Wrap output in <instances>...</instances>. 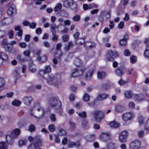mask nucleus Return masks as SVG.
<instances>
[{
  "mask_svg": "<svg viewBox=\"0 0 149 149\" xmlns=\"http://www.w3.org/2000/svg\"><path fill=\"white\" fill-rule=\"evenodd\" d=\"M37 110L38 111H41V114L39 118H42L44 115L45 112L43 108L40 107L39 104L38 103H35L34 104L31 108L30 109L29 111L30 114L33 116V113L32 112L33 110Z\"/></svg>",
  "mask_w": 149,
  "mask_h": 149,
  "instance_id": "1",
  "label": "nucleus"
},
{
  "mask_svg": "<svg viewBox=\"0 0 149 149\" xmlns=\"http://www.w3.org/2000/svg\"><path fill=\"white\" fill-rule=\"evenodd\" d=\"M94 120L97 122H100L104 118V113L102 111L96 110L92 113Z\"/></svg>",
  "mask_w": 149,
  "mask_h": 149,
  "instance_id": "2",
  "label": "nucleus"
},
{
  "mask_svg": "<svg viewBox=\"0 0 149 149\" xmlns=\"http://www.w3.org/2000/svg\"><path fill=\"white\" fill-rule=\"evenodd\" d=\"M50 104L52 107H55L56 109H58L61 108V102L56 97H52L49 100Z\"/></svg>",
  "mask_w": 149,
  "mask_h": 149,
  "instance_id": "3",
  "label": "nucleus"
},
{
  "mask_svg": "<svg viewBox=\"0 0 149 149\" xmlns=\"http://www.w3.org/2000/svg\"><path fill=\"white\" fill-rule=\"evenodd\" d=\"M134 116V113L132 112H127L123 113L121 115V118L123 120L127 122L130 120Z\"/></svg>",
  "mask_w": 149,
  "mask_h": 149,
  "instance_id": "4",
  "label": "nucleus"
},
{
  "mask_svg": "<svg viewBox=\"0 0 149 149\" xmlns=\"http://www.w3.org/2000/svg\"><path fill=\"white\" fill-rule=\"evenodd\" d=\"M119 56V54L117 52L113 51L111 50L108 51L107 55L106 58L107 60L109 61H113L114 58L113 57L116 58Z\"/></svg>",
  "mask_w": 149,
  "mask_h": 149,
  "instance_id": "5",
  "label": "nucleus"
},
{
  "mask_svg": "<svg viewBox=\"0 0 149 149\" xmlns=\"http://www.w3.org/2000/svg\"><path fill=\"white\" fill-rule=\"evenodd\" d=\"M129 135L128 132L126 131H123L119 134V141L121 142H125Z\"/></svg>",
  "mask_w": 149,
  "mask_h": 149,
  "instance_id": "6",
  "label": "nucleus"
},
{
  "mask_svg": "<svg viewBox=\"0 0 149 149\" xmlns=\"http://www.w3.org/2000/svg\"><path fill=\"white\" fill-rule=\"evenodd\" d=\"M140 145V142L138 140H135L131 143L130 147L131 149H139Z\"/></svg>",
  "mask_w": 149,
  "mask_h": 149,
  "instance_id": "7",
  "label": "nucleus"
},
{
  "mask_svg": "<svg viewBox=\"0 0 149 149\" xmlns=\"http://www.w3.org/2000/svg\"><path fill=\"white\" fill-rule=\"evenodd\" d=\"M125 72V69L123 66H120L116 70L115 73L117 76L121 77Z\"/></svg>",
  "mask_w": 149,
  "mask_h": 149,
  "instance_id": "8",
  "label": "nucleus"
},
{
  "mask_svg": "<svg viewBox=\"0 0 149 149\" xmlns=\"http://www.w3.org/2000/svg\"><path fill=\"white\" fill-rule=\"evenodd\" d=\"M111 136V134L110 132H102V133L100 139L103 141H106L109 140Z\"/></svg>",
  "mask_w": 149,
  "mask_h": 149,
  "instance_id": "9",
  "label": "nucleus"
},
{
  "mask_svg": "<svg viewBox=\"0 0 149 149\" xmlns=\"http://www.w3.org/2000/svg\"><path fill=\"white\" fill-rule=\"evenodd\" d=\"M84 71L81 70H73L72 72V76L73 77H76L82 75Z\"/></svg>",
  "mask_w": 149,
  "mask_h": 149,
  "instance_id": "10",
  "label": "nucleus"
},
{
  "mask_svg": "<svg viewBox=\"0 0 149 149\" xmlns=\"http://www.w3.org/2000/svg\"><path fill=\"white\" fill-rule=\"evenodd\" d=\"M16 10L15 8V5L12 4L10 8L8 10L7 13L8 15H11L13 13H15Z\"/></svg>",
  "mask_w": 149,
  "mask_h": 149,
  "instance_id": "11",
  "label": "nucleus"
},
{
  "mask_svg": "<svg viewBox=\"0 0 149 149\" xmlns=\"http://www.w3.org/2000/svg\"><path fill=\"white\" fill-rule=\"evenodd\" d=\"M2 45L3 47L5 48L6 51L7 52H10L12 50V49L8 46L6 40H4L2 42Z\"/></svg>",
  "mask_w": 149,
  "mask_h": 149,
  "instance_id": "12",
  "label": "nucleus"
},
{
  "mask_svg": "<svg viewBox=\"0 0 149 149\" xmlns=\"http://www.w3.org/2000/svg\"><path fill=\"white\" fill-rule=\"evenodd\" d=\"M125 110V107L119 104H117L115 106V111L117 113H121Z\"/></svg>",
  "mask_w": 149,
  "mask_h": 149,
  "instance_id": "13",
  "label": "nucleus"
},
{
  "mask_svg": "<svg viewBox=\"0 0 149 149\" xmlns=\"http://www.w3.org/2000/svg\"><path fill=\"white\" fill-rule=\"evenodd\" d=\"M80 145V142L77 141L76 142H69L68 145V147L69 148H72L74 147H77L79 146Z\"/></svg>",
  "mask_w": 149,
  "mask_h": 149,
  "instance_id": "14",
  "label": "nucleus"
},
{
  "mask_svg": "<svg viewBox=\"0 0 149 149\" xmlns=\"http://www.w3.org/2000/svg\"><path fill=\"white\" fill-rule=\"evenodd\" d=\"M51 70V68L49 65H47L45 67V69L41 70L40 72V74H41L42 73L45 74L49 73Z\"/></svg>",
  "mask_w": 149,
  "mask_h": 149,
  "instance_id": "15",
  "label": "nucleus"
},
{
  "mask_svg": "<svg viewBox=\"0 0 149 149\" xmlns=\"http://www.w3.org/2000/svg\"><path fill=\"white\" fill-rule=\"evenodd\" d=\"M59 52L60 53L59 55L58 54V52H57L55 53L54 55V58L53 60V63L55 64H56L58 63L57 59L59 58L62 55V53L61 52Z\"/></svg>",
  "mask_w": 149,
  "mask_h": 149,
  "instance_id": "16",
  "label": "nucleus"
},
{
  "mask_svg": "<svg viewBox=\"0 0 149 149\" xmlns=\"http://www.w3.org/2000/svg\"><path fill=\"white\" fill-rule=\"evenodd\" d=\"M144 98V96L141 94H135L134 95V99L135 101H140Z\"/></svg>",
  "mask_w": 149,
  "mask_h": 149,
  "instance_id": "17",
  "label": "nucleus"
},
{
  "mask_svg": "<svg viewBox=\"0 0 149 149\" xmlns=\"http://www.w3.org/2000/svg\"><path fill=\"white\" fill-rule=\"evenodd\" d=\"M0 59L3 61H7L8 60V56L5 53L0 52Z\"/></svg>",
  "mask_w": 149,
  "mask_h": 149,
  "instance_id": "18",
  "label": "nucleus"
},
{
  "mask_svg": "<svg viewBox=\"0 0 149 149\" xmlns=\"http://www.w3.org/2000/svg\"><path fill=\"white\" fill-rule=\"evenodd\" d=\"M70 6H68L73 10L74 12H76L77 11L78 9L76 5V3L72 0V3H70Z\"/></svg>",
  "mask_w": 149,
  "mask_h": 149,
  "instance_id": "19",
  "label": "nucleus"
},
{
  "mask_svg": "<svg viewBox=\"0 0 149 149\" xmlns=\"http://www.w3.org/2000/svg\"><path fill=\"white\" fill-rule=\"evenodd\" d=\"M36 60L40 63H43L47 61V58L46 56H44L42 57L38 56L36 58Z\"/></svg>",
  "mask_w": 149,
  "mask_h": 149,
  "instance_id": "20",
  "label": "nucleus"
},
{
  "mask_svg": "<svg viewBox=\"0 0 149 149\" xmlns=\"http://www.w3.org/2000/svg\"><path fill=\"white\" fill-rule=\"evenodd\" d=\"M32 100V98L31 97H26L24 98L23 101L25 104L29 105Z\"/></svg>",
  "mask_w": 149,
  "mask_h": 149,
  "instance_id": "21",
  "label": "nucleus"
},
{
  "mask_svg": "<svg viewBox=\"0 0 149 149\" xmlns=\"http://www.w3.org/2000/svg\"><path fill=\"white\" fill-rule=\"evenodd\" d=\"M133 95V93L130 91H127L125 93L124 95L125 97L127 99H130L132 98Z\"/></svg>",
  "mask_w": 149,
  "mask_h": 149,
  "instance_id": "22",
  "label": "nucleus"
},
{
  "mask_svg": "<svg viewBox=\"0 0 149 149\" xmlns=\"http://www.w3.org/2000/svg\"><path fill=\"white\" fill-rule=\"evenodd\" d=\"M108 97V94L103 93L99 95L97 97V100H102L106 98H107Z\"/></svg>",
  "mask_w": 149,
  "mask_h": 149,
  "instance_id": "23",
  "label": "nucleus"
},
{
  "mask_svg": "<svg viewBox=\"0 0 149 149\" xmlns=\"http://www.w3.org/2000/svg\"><path fill=\"white\" fill-rule=\"evenodd\" d=\"M110 11L107 12L105 10H102L100 13L101 16H104L107 18H109L110 17Z\"/></svg>",
  "mask_w": 149,
  "mask_h": 149,
  "instance_id": "24",
  "label": "nucleus"
},
{
  "mask_svg": "<svg viewBox=\"0 0 149 149\" xmlns=\"http://www.w3.org/2000/svg\"><path fill=\"white\" fill-rule=\"evenodd\" d=\"M13 135H12V134H11L10 135H7L6 136V141L9 144H10V142L11 141V143H13V139L15 138L13 137Z\"/></svg>",
  "mask_w": 149,
  "mask_h": 149,
  "instance_id": "25",
  "label": "nucleus"
},
{
  "mask_svg": "<svg viewBox=\"0 0 149 149\" xmlns=\"http://www.w3.org/2000/svg\"><path fill=\"white\" fill-rule=\"evenodd\" d=\"M93 69L90 70L85 75V77L87 79H90L93 75Z\"/></svg>",
  "mask_w": 149,
  "mask_h": 149,
  "instance_id": "26",
  "label": "nucleus"
},
{
  "mask_svg": "<svg viewBox=\"0 0 149 149\" xmlns=\"http://www.w3.org/2000/svg\"><path fill=\"white\" fill-rule=\"evenodd\" d=\"M20 69L19 68H16L13 72V74L16 79H18L19 77V72L20 71Z\"/></svg>",
  "mask_w": 149,
  "mask_h": 149,
  "instance_id": "27",
  "label": "nucleus"
},
{
  "mask_svg": "<svg viewBox=\"0 0 149 149\" xmlns=\"http://www.w3.org/2000/svg\"><path fill=\"white\" fill-rule=\"evenodd\" d=\"M74 64L77 66H79L82 63L81 60L79 58H76L74 62Z\"/></svg>",
  "mask_w": 149,
  "mask_h": 149,
  "instance_id": "28",
  "label": "nucleus"
},
{
  "mask_svg": "<svg viewBox=\"0 0 149 149\" xmlns=\"http://www.w3.org/2000/svg\"><path fill=\"white\" fill-rule=\"evenodd\" d=\"M110 126L113 128H118L120 126V124L116 122L115 121H113L110 124Z\"/></svg>",
  "mask_w": 149,
  "mask_h": 149,
  "instance_id": "29",
  "label": "nucleus"
},
{
  "mask_svg": "<svg viewBox=\"0 0 149 149\" xmlns=\"http://www.w3.org/2000/svg\"><path fill=\"white\" fill-rule=\"evenodd\" d=\"M82 127L85 129H87L89 128V125L87 121L86 120H83L82 122Z\"/></svg>",
  "mask_w": 149,
  "mask_h": 149,
  "instance_id": "30",
  "label": "nucleus"
},
{
  "mask_svg": "<svg viewBox=\"0 0 149 149\" xmlns=\"http://www.w3.org/2000/svg\"><path fill=\"white\" fill-rule=\"evenodd\" d=\"M35 143V148H37L41 146L42 144V140L38 139L37 141L34 143Z\"/></svg>",
  "mask_w": 149,
  "mask_h": 149,
  "instance_id": "31",
  "label": "nucleus"
},
{
  "mask_svg": "<svg viewBox=\"0 0 149 149\" xmlns=\"http://www.w3.org/2000/svg\"><path fill=\"white\" fill-rule=\"evenodd\" d=\"M58 26L55 24H52L51 25L50 31L52 32V34H54L56 33V31L55 30L56 29H58Z\"/></svg>",
  "mask_w": 149,
  "mask_h": 149,
  "instance_id": "32",
  "label": "nucleus"
},
{
  "mask_svg": "<svg viewBox=\"0 0 149 149\" xmlns=\"http://www.w3.org/2000/svg\"><path fill=\"white\" fill-rule=\"evenodd\" d=\"M97 76L100 79H103L105 76V73L104 72L99 71L97 73Z\"/></svg>",
  "mask_w": 149,
  "mask_h": 149,
  "instance_id": "33",
  "label": "nucleus"
},
{
  "mask_svg": "<svg viewBox=\"0 0 149 149\" xmlns=\"http://www.w3.org/2000/svg\"><path fill=\"white\" fill-rule=\"evenodd\" d=\"M20 130L18 129H16L14 130L13 132L11 133L12 135H13V136L14 137H15L17 135L19 134L20 133Z\"/></svg>",
  "mask_w": 149,
  "mask_h": 149,
  "instance_id": "34",
  "label": "nucleus"
},
{
  "mask_svg": "<svg viewBox=\"0 0 149 149\" xmlns=\"http://www.w3.org/2000/svg\"><path fill=\"white\" fill-rule=\"evenodd\" d=\"M62 7V5L60 3L57 4L55 7L54 10L55 12H58L61 10Z\"/></svg>",
  "mask_w": 149,
  "mask_h": 149,
  "instance_id": "35",
  "label": "nucleus"
},
{
  "mask_svg": "<svg viewBox=\"0 0 149 149\" xmlns=\"http://www.w3.org/2000/svg\"><path fill=\"white\" fill-rule=\"evenodd\" d=\"M130 80L129 79H127L125 81L123 80L122 79H120L118 82L119 84L120 85H123L127 83Z\"/></svg>",
  "mask_w": 149,
  "mask_h": 149,
  "instance_id": "36",
  "label": "nucleus"
},
{
  "mask_svg": "<svg viewBox=\"0 0 149 149\" xmlns=\"http://www.w3.org/2000/svg\"><path fill=\"white\" fill-rule=\"evenodd\" d=\"M21 102L20 101L16 100L12 102V104L13 106L19 107L21 105Z\"/></svg>",
  "mask_w": 149,
  "mask_h": 149,
  "instance_id": "37",
  "label": "nucleus"
},
{
  "mask_svg": "<svg viewBox=\"0 0 149 149\" xmlns=\"http://www.w3.org/2000/svg\"><path fill=\"white\" fill-rule=\"evenodd\" d=\"M72 0H63V5L66 7H68L70 6V3H72Z\"/></svg>",
  "mask_w": 149,
  "mask_h": 149,
  "instance_id": "38",
  "label": "nucleus"
},
{
  "mask_svg": "<svg viewBox=\"0 0 149 149\" xmlns=\"http://www.w3.org/2000/svg\"><path fill=\"white\" fill-rule=\"evenodd\" d=\"M95 138V135L93 134L87 136L86 137L87 140L88 141H93Z\"/></svg>",
  "mask_w": 149,
  "mask_h": 149,
  "instance_id": "39",
  "label": "nucleus"
},
{
  "mask_svg": "<svg viewBox=\"0 0 149 149\" xmlns=\"http://www.w3.org/2000/svg\"><path fill=\"white\" fill-rule=\"evenodd\" d=\"M130 61L132 63H134L136 62L137 58L134 56H131L130 57Z\"/></svg>",
  "mask_w": 149,
  "mask_h": 149,
  "instance_id": "40",
  "label": "nucleus"
},
{
  "mask_svg": "<svg viewBox=\"0 0 149 149\" xmlns=\"http://www.w3.org/2000/svg\"><path fill=\"white\" fill-rule=\"evenodd\" d=\"M77 113L79 116L81 118H84L86 116V113L85 111L82 112H77Z\"/></svg>",
  "mask_w": 149,
  "mask_h": 149,
  "instance_id": "41",
  "label": "nucleus"
},
{
  "mask_svg": "<svg viewBox=\"0 0 149 149\" xmlns=\"http://www.w3.org/2000/svg\"><path fill=\"white\" fill-rule=\"evenodd\" d=\"M17 59L18 61L21 63H23L26 61V60L24 58H22V56L20 55H18L17 57Z\"/></svg>",
  "mask_w": 149,
  "mask_h": 149,
  "instance_id": "42",
  "label": "nucleus"
},
{
  "mask_svg": "<svg viewBox=\"0 0 149 149\" xmlns=\"http://www.w3.org/2000/svg\"><path fill=\"white\" fill-rule=\"evenodd\" d=\"M144 134V132L143 130H140L138 131L137 135L139 137H142Z\"/></svg>",
  "mask_w": 149,
  "mask_h": 149,
  "instance_id": "43",
  "label": "nucleus"
},
{
  "mask_svg": "<svg viewBox=\"0 0 149 149\" xmlns=\"http://www.w3.org/2000/svg\"><path fill=\"white\" fill-rule=\"evenodd\" d=\"M90 99L89 96L86 93H85L83 97V100L86 102L88 101Z\"/></svg>",
  "mask_w": 149,
  "mask_h": 149,
  "instance_id": "44",
  "label": "nucleus"
},
{
  "mask_svg": "<svg viewBox=\"0 0 149 149\" xmlns=\"http://www.w3.org/2000/svg\"><path fill=\"white\" fill-rule=\"evenodd\" d=\"M80 19V16L78 15H76L73 16L72 18L73 20L76 22L79 21Z\"/></svg>",
  "mask_w": 149,
  "mask_h": 149,
  "instance_id": "45",
  "label": "nucleus"
},
{
  "mask_svg": "<svg viewBox=\"0 0 149 149\" xmlns=\"http://www.w3.org/2000/svg\"><path fill=\"white\" fill-rule=\"evenodd\" d=\"M69 124H70V129L71 130H73L75 127V125L74 123L70 121L69 122Z\"/></svg>",
  "mask_w": 149,
  "mask_h": 149,
  "instance_id": "46",
  "label": "nucleus"
},
{
  "mask_svg": "<svg viewBox=\"0 0 149 149\" xmlns=\"http://www.w3.org/2000/svg\"><path fill=\"white\" fill-rule=\"evenodd\" d=\"M62 45L61 43H57L56 46V49L57 50V51L56 52H58V54H60V53L59 52H61L60 50L61 48V47H62Z\"/></svg>",
  "mask_w": 149,
  "mask_h": 149,
  "instance_id": "47",
  "label": "nucleus"
},
{
  "mask_svg": "<svg viewBox=\"0 0 149 149\" xmlns=\"http://www.w3.org/2000/svg\"><path fill=\"white\" fill-rule=\"evenodd\" d=\"M123 53L125 56H129L131 54L130 51L127 49H125Z\"/></svg>",
  "mask_w": 149,
  "mask_h": 149,
  "instance_id": "48",
  "label": "nucleus"
},
{
  "mask_svg": "<svg viewBox=\"0 0 149 149\" xmlns=\"http://www.w3.org/2000/svg\"><path fill=\"white\" fill-rule=\"evenodd\" d=\"M7 146L5 143L1 142L0 143V149H7Z\"/></svg>",
  "mask_w": 149,
  "mask_h": 149,
  "instance_id": "49",
  "label": "nucleus"
},
{
  "mask_svg": "<svg viewBox=\"0 0 149 149\" xmlns=\"http://www.w3.org/2000/svg\"><path fill=\"white\" fill-rule=\"evenodd\" d=\"M89 8L90 9H93L94 8H97L98 7V5L95 3H93L91 4H90Z\"/></svg>",
  "mask_w": 149,
  "mask_h": 149,
  "instance_id": "50",
  "label": "nucleus"
},
{
  "mask_svg": "<svg viewBox=\"0 0 149 149\" xmlns=\"http://www.w3.org/2000/svg\"><path fill=\"white\" fill-rule=\"evenodd\" d=\"M48 129L50 131L53 132L55 130V127L54 125H51L48 127Z\"/></svg>",
  "mask_w": 149,
  "mask_h": 149,
  "instance_id": "51",
  "label": "nucleus"
},
{
  "mask_svg": "<svg viewBox=\"0 0 149 149\" xmlns=\"http://www.w3.org/2000/svg\"><path fill=\"white\" fill-rule=\"evenodd\" d=\"M127 43L126 40L123 39H121L119 41V44L120 45L122 46H125Z\"/></svg>",
  "mask_w": 149,
  "mask_h": 149,
  "instance_id": "52",
  "label": "nucleus"
},
{
  "mask_svg": "<svg viewBox=\"0 0 149 149\" xmlns=\"http://www.w3.org/2000/svg\"><path fill=\"white\" fill-rule=\"evenodd\" d=\"M145 129L147 130H149V119L146 121L144 126Z\"/></svg>",
  "mask_w": 149,
  "mask_h": 149,
  "instance_id": "53",
  "label": "nucleus"
},
{
  "mask_svg": "<svg viewBox=\"0 0 149 149\" xmlns=\"http://www.w3.org/2000/svg\"><path fill=\"white\" fill-rule=\"evenodd\" d=\"M50 118L51 120L53 122H54L56 120V116L54 114H52L50 115Z\"/></svg>",
  "mask_w": 149,
  "mask_h": 149,
  "instance_id": "54",
  "label": "nucleus"
},
{
  "mask_svg": "<svg viewBox=\"0 0 149 149\" xmlns=\"http://www.w3.org/2000/svg\"><path fill=\"white\" fill-rule=\"evenodd\" d=\"M135 106V104L134 102H129L128 104V107L131 109H133Z\"/></svg>",
  "mask_w": 149,
  "mask_h": 149,
  "instance_id": "55",
  "label": "nucleus"
},
{
  "mask_svg": "<svg viewBox=\"0 0 149 149\" xmlns=\"http://www.w3.org/2000/svg\"><path fill=\"white\" fill-rule=\"evenodd\" d=\"M108 147L109 149H115V144L113 143H110L109 144Z\"/></svg>",
  "mask_w": 149,
  "mask_h": 149,
  "instance_id": "56",
  "label": "nucleus"
},
{
  "mask_svg": "<svg viewBox=\"0 0 149 149\" xmlns=\"http://www.w3.org/2000/svg\"><path fill=\"white\" fill-rule=\"evenodd\" d=\"M58 23H59V26H62L63 25V23H64V20L62 18H59L58 20H57Z\"/></svg>",
  "mask_w": 149,
  "mask_h": 149,
  "instance_id": "57",
  "label": "nucleus"
},
{
  "mask_svg": "<svg viewBox=\"0 0 149 149\" xmlns=\"http://www.w3.org/2000/svg\"><path fill=\"white\" fill-rule=\"evenodd\" d=\"M31 51L29 50H27L23 52V54L26 56H29L30 54Z\"/></svg>",
  "mask_w": 149,
  "mask_h": 149,
  "instance_id": "58",
  "label": "nucleus"
},
{
  "mask_svg": "<svg viewBox=\"0 0 149 149\" xmlns=\"http://www.w3.org/2000/svg\"><path fill=\"white\" fill-rule=\"evenodd\" d=\"M36 24L35 22H32L31 23H29V27L30 28L34 29L36 26Z\"/></svg>",
  "mask_w": 149,
  "mask_h": 149,
  "instance_id": "59",
  "label": "nucleus"
},
{
  "mask_svg": "<svg viewBox=\"0 0 149 149\" xmlns=\"http://www.w3.org/2000/svg\"><path fill=\"white\" fill-rule=\"evenodd\" d=\"M71 23V21L69 19H66L64 21V25L65 26L70 25Z\"/></svg>",
  "mask_w": 149,
  "mask_h": 149,
  "instance_id": "60",
  "label": "nucleus"
},
{
  "mask_svg": "<svg viewBox=\"0 0 149 149\" xmlns=\"http://www.w3.org/2000/svg\"><path fill=\"white\" fill-rule=\"evenodd\" d=\"M59 132L60 133L61 135L62 136L65 135L66 134V132L63 129H60L59 130Z\"/></svg>",
  "mask_w": 149,
  "mask_h": 149,
  "instance_id": "61",
  "label": "nucleus"
},
{
  "mask_svg": "<svg viewBox=\"0 0 149 149\" xmlns=\"http://www.w3.org/2000/svg\"><path fill=\"white\" fill-rule=\"evenodd\" d=\"M26 143V141L20 140L19 142V146H22L24 145Z\"/></svg>",
  "mask_w": 149,
  "mask_h": 149,
  "instance_id": "62",
  "label": "nucleus"
},
{
  "mask_svg": "<svg viewBox=\"0 0 149 149\" xmlns=\"http://www.w3.org/2000/svg\"><path fill=\"white\" fill-rule=\"evenodd\" d=\"M139 122L140 124H142L143 122V118L142 116H140L138 118Z\"/></svg>",
  "mask_w": 149,
  "mask_h": 149,
  "instance_id": "63",
  "label": "nucleus"
},
{
  "mask_svg": "<svg viewBox=\"0 0 149 149\" xmlns=\"http://www.w3.org/2000/svg\"><path fill=\"white\" fill-rule=\"evenodd\" d=\"M144 56L146 58H149V51H145L144 53Z\"/></svg>",
  "mask_w": 149,
  "mask_h": 149,
  "instance_id": "64",
  "label": "nucleus"
}]
</instances>
